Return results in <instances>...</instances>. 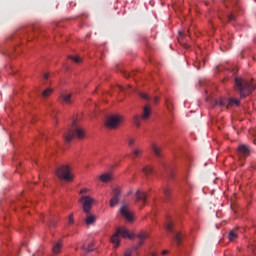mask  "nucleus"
Segmentation results:
<instances>
[{
	"label": "nucleus",
	"mask_w": 256,
	"mask_h": 256,
	"mask_svg": "<svg viewBox=\"0 0 256 256\" xmlns=\"http://www.w3.org/2000/svg\"><path fill=\"white\" fill-rule=\"evenodd\" d=\"M136 237H137V239H139L138 247H141V246H143L145 239H147V237H149V233L141 232Z\"/></svg>",
	"instance_id": "13"
},
{
	"label": "nucleus",
	"mask_w": 256,
	"mask_h": 256,
	"mask_svg": "<svg viewBox=\"0 0 256 256\" xmlns=\"http://www.w3.org/2000/svg\"><path fill=\"white\" fill-rule=\"evenodd\" d=\"M56 176H58L59 179H62L63 181H67L70 183L75 179V174H73V168L69 164H63L59 166L56 171Z\"/></svg>",
	"instance_id": "2"
},
{
	"label": "nucleus",
	"mask_w": 256,
	"mask_h": 256,
	"mask_svg": "<svg viewBox=\"0 0 256 256\" xmlns=\"http://www.w3.org/2000/svg\"><path fill=\"white\" fill-rule=\"evenodd\" d=\"M70 59L74 61V63H81V58L79 56H70Z\"/></svg>",
	"instance_id": "26"
},
{
	"label": "nucleus",
	"mask_w": 256,
	"mask_h": 256,
	"mask_svg": "<svg viewBox=\"0 0 256 256\" xmlns=\"http://www.w3.org/2000/svg\"><path fill=\"white\" fill-rule=\"evenodd\" d=\"M127 142H128L129 147H133V145H135L136 140L133 137H129Z\"/></svg>",
	"instance_id": "24"
},
{
	"label": "nucleus",
	"mask_w": 256,
	"mask_h": 256,
	"mask_svg": "<svg viewBox=\"0 0 256 256\" xmlns=\"http://www.w3.org/2000/svg\"><path fill=\"white\" fill-rule=\"evenodd\" d=\"M125 121V117L119 114L110 115L105 122V127L107 129H119L121 123Z\"/></svg>",
	"instance_id": "4"
},
{
	"label": "nucleus",
	"mask_w": 256,
	"mask_h": 256,
	"mask_svg": "<svg viewBox=\"0 0 256 256\" xmlns=\"http://www.w3.org/2000/svg\"><path fill=\"white\" fill-rule=\"evenodd\" d=\"M236 87L240 91L241 97H247L253 91V85L251 82L243 81L242 78L237 77L235 79Z\"/></svg>",
	"instance_id": "3"
},
{
	"label": "nucleus",
	"mask_w": 256,
	"mask_h": 256,
	"mask_svg": "<svg viewBox=\"0 0 256 256\" xmlns=\"http://www.w3.org/2000/svg\"><path fill=\"white\" fill-rule=\"evenodd\" d=\"M181 238H182L181 233H176V235H175V241H176V243H177L178 245H181Z\"/></svg>",
	"instance_id": "25"
},
{
	"label": "nucleus",
	"mask_w": 256,
	"mask_h": 256,
	"mask_svg": "<svg viewBox=\"0 0 256 256\" xmlns=\"http://www.w3.org/2000/svg\"><path fill=\"white\" fill-rule=\"evenodd\" d=\"M228 239L229 241H235V239H237V232L234 230L230 231Z\"/></svg>",
	"instance_id": "21"
},
{
	"label": "nucleus",
	"mask_w": 256,
	"mask_h": 256,
	"mask_svg": "<svg viewBox=\"0 0 256 256\" xmlns=\"http://www.w3.org/2000/svg\"><path fill=\"white\" fill-rule=\"evenodd\" d=\"M120 213L121 216L124 217L126 221H128V223H133V221H135V216L133 215V212H131V210L129 209V206H121Z\"/></svg>",
	"instance_id": "7"
},
{
	"label": "nucleus",
	"mask_w": 256,
	"mask_h": 256,
	"mask_svg": "<svg viewBox=\"0 0 256 256\" xmlns=\"http://www.w3.org/2000/svg\"><path fill=\"white\" fill-rule=\"evenodd\" d=\"M99 180L101 183H109V181L113 180V174L109 172L103 173L99 176Z\"/></svg>",
	"instance_id": "9"
},
{
	"label": "nucleus",
	"mask_w": 256,
	"mask_h": 256,
	"mask_svg": "<svg viewBox=\"0 0 256 256\" xmlns=\"http://www.w3.org/2000/svg\"><path fill=\"white\" fill-rule=\"evenodd\" d=\"M141 119H143V118H141L138 115L134 116L133 123H134V125H136V127H141Z\"/></svg>",
	"instance_id": "20"
},
{
	"label": "nucleus",
	"mask_w": 256,
	"mask_h": 256,
	"mask_svg": "<svg viewBox=\"0 0 256 256\" xmlns=\"http://www.w3.org/2000/svg\"><path fill=\"white\" fill-rule=\"evenodd\" d=\"M149 256H157V253L151 252V253L149 254Z\"/></svg>",
	"instance_id": "39"
},
{
	"label": "nucleus",
	"mask_w": 256,
	"mask_h": 256,
	"mask_svg": "<svg viewBox=\"0 0 256 256\" xmlns=\"http://www.w3.org/2000/svg\"><path fill=\"white\" fill-rule=\"evenodd\" d=\"M136 199L137 201H141L142 203H145L147 201V193L142 190H138L136 192Z\"/></svg>",
	"instance_id": "10"
},
{
	"label": "nucleus",
	"mask_w": 256,
	"mask_h": 256,
	"mask_svg": "<svg viewBox=\"0 0 256 256\" xmlns=\"http://www.w3.org/2000/svg\"><path fill=\"white\" fill-rule=\"evenodd\" d=\"M167 253H169V251L167 250L162 251V255H167Z\"/></svg>",
	"instance_id": "38"
},
{
	"label": "nucleus",
	"mask_w": 256,
	"mask_h": 256,
	"mask_svg": "<svg viewBox=\"0 0 256 256\" xmlns=\"http://www.w3.org/2000/svg\"><path fill=\"white\" fill-rule=\"evenodd\" d=\"M59 100L61 101V103L71 105V103H73V93L62 91L59 95Z\"/></svg>",
	"instance_id": "8"
},
{
	"label": "nucleus",
	"mask_w": 256,
	"mask_h": 256,
	"mask_svg": "<svg viewBox=\"0 0 256 256\" xmlns=\"http://www.w3.org/2000/svg\"><path fill=\"white\" fill-rule=\"evenodd\" d=\"M152 151L156 155V157H161V147H159L157 144H152Z\"/></svg>",
	"instance_id": "18"
},
{
	"label": "nucleus",
	"mask_w": 256,
	"mask_h": 256,
	"mask_svg": "<svg viewBox=\"0 0 256 256\" xmlns=\"http://www.w3.org/2000/svg\"><path fill=\"white\" fill-rule=\"evenodd\" d=\"M43 77L45 80L49 79V77H50L49 72L44 73Z\"/></svg>",
	"instance_id": "33"
},
{
	"label": "nucleus",
	"mask_w": 256,
	"mask_h": 256,
	"mask_svg": "<svg viewBox=\"0 0 256 256\" xmlns=\"http://www.w3.org/2000/svg\"><path fill=\"white\" fill-rule=\"evenodd\" d=\"M149 117H151V106H145L141 115V119H143V121H147Z\"/></svg>",
	"instance_id": "12"
},
{
	"label": "nucleus",
	"mask_w": 256,
	"mask_h": 256,
	"mask_svg": "<svg viewBox=\"0 0 256 256\" xmlns=\"http://www.w3.org/2000/svg\"><path fill=\"white\" fill-rule=\"evenodd\" d=\"M140 97H142V99L149 100V95H147L145 93H140Z\"/></svg>",
	"instance_id": "31"
},
{
	"label": "nucleus",
	"mask_w": 256,
	"mask_h": 256,
	"mask_svg": "<svg viewBox=\"0 0 256 256\" xmlns=\"http://www.w3.org/2000/svg\"><path fill=\"white\" fill-rule=\"evenodd\" d=\"M154 103H159V97L156 96V97L154 98Z\"/></svg>",
	"instance_id": "36"
},
{
	"label": "nucleus",
	"mask_w": 256,
	"mask_h": 256,
	"mask_svg": "<svg viewBox=\"0 0 256 256\" xmlns=\"http://www.w3.org/2000/svg\"><path fill=\"white\" fill-rule=\"evenodd\" d=\"M61 249H63V243H61V241H58L54 244L52 251L55 255H59Z\"/></svg>",
	"instance_id": "14"
},
{
	"label": "nucleus",
	"mask_w": 256,
	"mask_h": 256,
	"mask_svg": "<svg viewBox=\"0 0 256 256\" xmlns=\"http://www.w3.org/2000/svg\"><path fill=\"white\" fill-rule=\"evenodd\" d=\"M238 151H239V153H241V155L247 156V155H249V146L240 145L238 147Z\"/></svg>",
	"instance_id": "17"
},
{
	"label": "nucleus",
	"mask_w": 256,
	"mask_h": 256,
	"mask_svg": "<svg viewBox=\"0 0 256 256\" xmlns=\"http://www.w3.org/2000/svg\"><path fill=\"white\" fill-rule=\"evenodd\" d=\"M132 155H134V157H141V155H143V148H134L132 151Z\"/></svg>",
	"instance_id": "19"
},
{
	"label": "nucleus",
	"mask_w": 256,
	"mask_h": 256,
	"mask_svg": "<svg viewBox=\"0 0 256 256\" xmlns=\"http://www.w3.org/2000/svg\"><path fill=\"white\" fill-rule=\"evenodd\" d=\"M54 91H55V89L48 87L42 91V97L44 99H47V97H51V95L53 94Z\"/></svg>",
	"instance_id": "15"
},
{
	"label": "nucleus",
	"mask_w": 256,
	"mask_h": 256,
	"mask_svg": "<svg viewBox=\"0 0 256 256\" xmlns=\"http://www.w3.org/2000/svg\"><path fill=\"white\" fill-rule=\"evenodd\" d=\"M86 219H85V223L86 225H94L95 221H97V216L95 214H89L86 213Z\"/></svg>",
	"instance_id": "11"
},
{
	"label": "nucleus",
	"mask_w": 256,
	"mask_h": 256,
	"mask_svg": "<svg viewBox=\"0 0 256 256\" xmlns=\"http://www.w3.org/2000/svg\"><path fill=\"white\" fill-rule=\"evenodd\" d=\"M121 237L123 239H135V234L125 227H120L116 230L115 234L112 235L110 241L114 245V248L117 249L121 245Z\"/></svg>",
	"instance_id": "1"
},
{
	"label": "nucleus",
	"mask_w": 256,
	"mask_h": 256,
	"mask_svg": "<svg viewBox=\"0 0 256 256\" xmlns=\"http://www.w3.org/2000/svg\"><path fill=\"white\" fill-rule=\"evenodd\" d=\"M216 105H220V106L225 105V100H220L219 103H216Z\"/></svg>",
	"instance_id": "35"
},
{
	"label": "nucleus",
	"mask_w": 256,
	"mask_h": 256,
	"mask_svg": "<svg viewBox=\"0 0 256 256\" xmlns=\"http://www.w3.org/2000/svg\"><path fill=\"white\" fill-rule=\"evenodd\" d=\"M89 193H91V189L89 188H83L82 190H80V195H89Z\"/></svg>",
	"instance_id": "23"
},
{
	"label": "nucleus",
	"mask_w": 256,
	"mask_h": 256,
	"mask_svg": "<svg viewBox=\"0 0 256 256\" xmlns=\"http://www.w3.org/2000/svg\"><path fill=\"white\" fill-rule=\"evenodd\" d=\"M75 137H77L78 139H85V129L81 127H76L75 131L68 130L64 135L66 143H71V141H73Z\"/></svg>",
	"instance_id": "5"
},
{
	"label": "nucleus",
	"mask_w": 256,
	"mask_h": 256,
	"mask_svg": "<svg viewBox=\"0 0 256 256\" xmlns=\"http://www.w3.org/2000/svg\"><path fill=\"white\" fill-rule=\"evenodd\" d=\"M75 223V220L73 219V214H70L68 217V225H73Z\"/></svg>",
	"instance_id": "27"
},
{
	"label": "nucleus",
	"mask_w": 256,
	"mask_h": 256,
	"mask_svg": "<svg viewBox=\"0 0 256 256\" xmlns=\"http://www.w3.org/2000/svg\"><path fill=\"white\" fill-rule=\"evenodd\" d=\"M121 197V193L117 192L115 196L110 200V207H115L119 203V198Z\"/></svg>",
	"instance_id": "16"
},
{
	"label": "nucleus",
	"mask_w": 256,
	"mask_h": 256,
	"mask_svg": "<svg viewBox=\"0 0 256 256\" xmlns=\"http://www.w3.org/2000/svg\"><path fill=\"white\" fill-rule=\"evenodd\" d=\"M233 19H234L233 14H231V15L229 16V21H233Z\"/></svg>",
	"instance_id": "37"
},
{
	"label": "nucleus",
	"mask_w": 256,
	"mask_h": 256,
	"mask_svg": "<svg viewBox=\"0 0 256 256\" xmlns=\"http://www.w3.org/2000/svg\"><path fill=\"white\" fill-rule=\"evenodd\" d=\"M172 228H173V224L168 223L166 226L167 231H171Z\"/></svg>",
	"instance_id": "32"
},
{
	"label": "nucleus",
	"mask_w": 256,
	"mask_h": 256,
	"mask_svg": "<svg viewBox=\"0 0 256 256\" xmlns=\"http://www.w3.org/2000/svg\"><path fill=\"white\" fill-rule=\"evenodd\" d=\"M124 256H133V250L128 249L124 252Z\"/></svg>",
	"instance_id": "30"
},
{
	"label": "nucleus",
	"mask_w": 256,
	"mask_h": 256,
	"mask_svg": "<svg viewBox=\"0 0 256 256\" xmlns=\"http://www.w3.org/2000/svg\"><path fill=\"white\" fill-rule=\"evenodd\" d=\"M164 194L166 195V197H169L171 195V188H165Z\"/></svg>",
	"instance_id": "29"
},
{
	"label": "nucleus",
	"mask_w": 256,
	"mask_h": 256,
	"mask_svg": "<svg viewBox=\"0 0 256 256\" xmlns=\"http://www.w3.org/2000/svg\"><path fill=\"white\" fill-rule=\"evenodd\" d=\"M142 171L145 175H151L153 173V168L151 166H145Z\"/></svg>",
	"instance_id": "22"
},
{
	"label": "nucleus",
	"mask_w": 256,
	"mask_h": 256,
	"mask_svg": "<svg viewBox=\"0 0 256 256\" xmlns=\"http://www.w3.org/2000/svg\"><path fill=\"white\" fill-rule=\"evenodd\" d=\"M118 87H119L120 91H125V89H127V88H129V87H131V86H126V87H124V86H118Z\"/></svg>",
	"instance_id": "34"
},
{
	"label": "nucleus",
	"mask_w": 256,
	"mask_h": 256,
	"mask_svg": "<svg viewBox=\"0 0 256 256\" xmlns=\"http://www.w3.org/2000/svg\"><path fill=\"white\" fill-rule=\"evenodd\" d=\"M230 103H234V105H237V106H239V99H237V98H231L230 100Z\"/></svg>",
	"instance_id": "28"
},
{
	"label": "nucleus",
	"mask_w": 256,
	"mask_h": 256,
	"mask_svg": "<svg viewBox=\"0 0 256 256\" xmlns=\"http://www.w3.org/2000/svg\"><path fill=\"white\" fill-rule=\"evenodd\" d=\"M79 203H81L84 213H91V209L95 203V198L89 195H82L79 199Z\"/></svg>",
	"instance_id": "6"
}]
</instances>
